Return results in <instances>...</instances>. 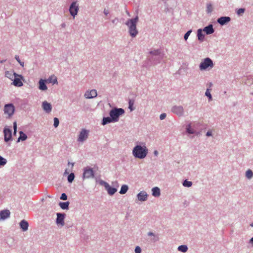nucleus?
I'll use <instances>...</instances> for the list:
<instances>
[{
  "label": "nucleus",
  "mask_w": 253,
  "mask_h": 253,
  "mask_svg": "<svg viewBox=\"0 0 253 253\" xmlns=\"http://www.w3.org/2000/svg\"><path fill=\"white\" fill-rule=\"evenodd\" d=\"M148 153V149L145 144L143 145H136L132 150V154L135 158L144 159Z\"/></svg>",
  "instance_id": "obj_1"
},
{
  "label": "nucleus",
  "mask_w": 253,
  "mask_h": 253,
  "mask_svg": "<svg viewBox=\"0 0 253 253\" xmlns=\"http://www.w3.org/2000/svg\"><path fill=\"white\" fill-rule=\"evenodd\" d=\"M138 17L136 16L134 19L128 20L126 24L129 28V32L131 36L134 37L136 36L138 33V31L136 30V23L138 22Z\"/></svg>",
  "instance_id": "obj_2"
},
{
  "label": "nucleus",
  "mask_w": 253,
  "mask_h": 253,
  "mask_svg": "<svg viewBox=\"0 0 253 253\" xmlns=\"http://www.w3.org/2000/svg\"><path fill=\"white\" fill-rule=\"evenodd\" d=\"M124 112V110L122 108H115L110 111V116L113 119L114 122H116L118 121L119 117L123 114Z\"/></svg>",
  "instance_id": "obj_3"
},
{
  "label": "nucleus",
  "mask_w": 253,
  "mask_h": 253,
  "mask_svg": "<svg viewBox=\"0 0 253 253\" xmlns=\"http://www.w3.org/2000/svg\"><path fill=\"white\" fill-rule=\"evenodd\" d=\"M213 64L212 60L209 58H205L200 65V69L201 70H206L208 68H212Z\"/></svg>",
  "instance_id": "obj_4"
},
{
  "label": "nucleus",
  "mask_w": 253,
  "mask_h": 253,
  "mask_svg": "<svg viewBox=\"0 0 253 253\" xmlns=\"http://www.w3.org/2000/svg\"><path fill=\"white\" fill-rule=\"evenodd\" d=\"M79 10V6L76 2H73L71 4L69 11L71 15L74 17L77 14Z\"/></svg>",
  "instance_id": "obj_5"
},
{
  "label": "nucleus",
  "mask_w": 253,
  "mask_h": 253,
  "mask_svg": "<svg viewBox=\"0 0 253 253\" xmlns=\"http://www.w3.org/2000/svg\"><path fill=\"white\" fill-rule=\"evenodd\" d=\"M4 111L5 114L11 116L14 113V107L11 104H6L4 106Z\"/></svg>",
  "instance_id": "obj_6"
},
{
  "label": "nucleus",
  "mask_w": 253,
  "mask_h": 253,
  "mask_svg": "<svg viewBox=\"0 0 253 253\" xmlns=\"http://www.w3.org/2000/svg\"><path fill=\"white\" fill-rule=\"evenodd\" d=\"M94 177V173L92 169L86 168L84 169L83 173V177L84 178H89Z\"/></svg>",
  "instance_id": "obj_7"
},
{
  "label": "nucleus",
  "mask_w": 253,
  "mask_h": 253,
  "mask_svg": "<svg viewBox=\"0 0 253 253\" xmlns=\"http://www.w3.org/2000/svg\"><path fill=\"white\" fill-rule=\"evenodd\" d=\"M4 141L8 142L11 139L12 137V131L11 129L8 128H4L3 130Z\"/></svg>",
  "instance_id": "obj_8"
},
{
  "label": "nucleus",
  "mask_w": 253,
  "mask_h": 253,
  "mask_svg": "<svg viewBox=\"0 0 253 253\" xmlns=\"http://www.w3.org/2000/svg\"><path fill=\"white\" fill-rule=\"evenodd\" d=\"M22 77L21 76L16 74L13 79V84L16 86L20 87L23 85V83L21 81Z\"/></svg>",
  "instance_id": "obj_9"
},
{
  "label": "nucleus",
  "mask_w": 253,
  "mask_h": 253,
  "mask_svg": "<svg viewBox=\"0 0 253 253\" xmlns=\"http://www.w3.org/2000/svg\"><path fill=\"white\" fill-rule=\"evenodd\" d=\"M88 131H87L85 129H83L81 131V132L79 134V136L78 137V141L83 142L84 140H85L88 137Z\"/></svg>",
  "instance_id": "obj_10"
},
{
  "label": "nucleus",
  "mask_w": 253,
  "mask_h": 253,
  "mask_svg": "<svg viewBox=\"0 0 253 253\" xmlns=\"http://www.w3.org/2000/svg\"><path fill=\"white\" fill-rule=\"evenodd\" d=\"M103 183L109 195H112L117 191L116 188L111 187L107 182H104Z\"/></svg>",
  "instance_id": "obj_11"
},
{
  "label": "nucleus",
  "mask_w": 253,
  "mask_h": 253,
  "mask_svg": "<svg viewBox=\"0 0 253 253\" xmlns=\"http://www.w3.org/2000/svg\"><path fill=\"white\" fill-rule=\"evenodd\" d=\"M97 91L95 89H92L90 91H87L84 94V96L86 98H92L97 96Z\"/></svg>",
  "instance_id": "obj_12"
},
{
  "label": "nucleus",
  "mask_w": 253,
  "mask_h": 253,
  "mask_svg": "<svg viewBox=\"0 0 253 253\" xmlns=\"http://www.w3.org/2000/svg\"><path fill=\"white\" fill-rule=\"evenodd\" d=\"M42 107L46 113H49L51 111L52 107L51 104L46 101L42 102Z\"/></svg>",
  "instance_id": "obj_13"
},
{
  "label": "nucleus",
  "mask_w": 253,
  "mask_h": 253,
  "mask_svg": "<svg viewBox=\"0 0 253 253\" xmlns=\"http://www.w3.org/2000/svg\"><path fill=\"white\" fill-rule=\"evenodd\" d=\"M172 111L177 115H181L183 112V109L181 106H174Z\"/></svg>",
  "instance_id": "obj_14"
},
{
  "label": "nucleus",
  "mask_w": 253,
  "mask_h": 253,
  "mask_svg": "<svg viewBox=\"0 0 253 253\" xmlns=\"http://www.w3.org/2000/svg\"><path fill=\"white\" fill-rule=\"evenodd\" d=\"M10 211L8 210H3L0 212V219H5L10 215Z\"/></svg>",
  "instance_id": "obj_15"
},
{
  "label": "nucleus",
  "mask_w": 253,
  "mask_h": 253,
  "mask_svg": "<svg viewBox=\"0 0 253 253\" xmlns=\"http://www.w3.org/2000/svg\"><path fill=\"white\" fill-rule=\"evenodd\" d=\"M230 21V18L229 17H221L217 20V22L221 25H224Z\"/></svg>",
  "instance_id": "obj_16"
},
{
  "label": "nucleus",
  "mask_w": 253,
  "mask_h": 253,
  "mask_svg": "<svg viewBox=\"0 0 253 253\" xmlns=\"http://www.w3.org/2000/svg\"><path fill=\"white\" fill-rule=\"evenodd\" d=\"M137 198L139 201H144L147 199V195L145 192L141 191L138 194Z\"/></svg>",
  "instance_id": "obj_17"
},
{
  "label": "nucleus",
  "mask_w": 253,
  "mask_h": 253,
  "mask_svg": "<svg viewBox=\"0 0 253 253\" xmlns=\"http://www.w3.org/2000/svg\"><path fill=\"white\" fill-rule=\"evenodd\" d=\"M57 218L56 220V222L58 224H60L62 225H64V214L60 213H58L57 214Z\"/></svg>",
  "instance_id": "obj_18"
},
{
  "label": "nucleus",
  "mask_w": 253,
  "mask_h": 253,
  "mask_svg": "<svg viewBox=\"0 0 253 253\" xmlns=\"http://www.w3.org/2000/svg\"><path fill=\"white\" fill-rule=\"evenodd\" d=\"M203 31L208 35L212 34L214 32V30L212 25H209V26L205 27Z\"/></svg>",
  "instance_id": "obj_19"
},
{
  "label": "nucleus",
  "mask_w": 253,
  "mask_h": 253,
  "mask_svg": "<svg viewBox=\"0 0 253 253\" xmlns=\"http://www.w3.org/2000/svg\"><path fill=\"white\" fill-rule=\"evenodd\" d=\"M20 225L21 228L24 231L27 230L29 225H28V223L26 221H25L24 220H22L20 223Z\"/></svg>",
  "instance_id": "obj_20"
},
{
  "label": "nucleus",
  "mask_w": 253,
  "mask_h": 253,
  "mask_svg": "<svg viewBox=\"0 0 253 253\" xmlns=\"http://www.w3.org/2000/svg\"><path fill=\"white\" fill-rule=\"evenodd\" d=\"M45 82L46 81L43 80L42 79L40 80L39 81V89L42 90H45L47 89V86L45 84Z\"/></svg>",
  "instance_id": "obj_21"
},
{
  "label": "nucleus",
  "mask_w": 253,
  "mask_h": 253,
  "mask_svg": "<svg viewBox=\"0 0 253 253\" xmlns=\"http://www.w3.org/2000/svg\"><path fill=\"white\" fill-rule=\"evenodd\" d=\"M46 82L48 83H52L53 84H57V80L54 75L51 76Z\"/></svg>",
  "instance_id": "obj_22"
},
{
  "label": "nucleus",
  "mask_w": 253,
  "mask_h": 253,
  "mask_svg": "<svg viewBox=\"0 0 253 253\" xmlns=\"http://www.w3.org/2000/svg\"><path fill=\"white\" fill-rule=\"evenodd\" d=\"M16 75V74L14 73L12 71H6L5 72V76L9 79H11V80H13L14 77Z\"/></svg>",
  "instance_id": "obj_23"
},
{
  "label": "nucleus",
  "mask_w": 253,
  "mask_h": 253,
  "mask_svg": "<svg viewBox=\"0 0 253 253\" xmlns=\"http://www.w3.org/2000/svg\"><path fill=\"white\" fill-rule=\"evenodd\" d=\"M152 195L155 197H159L160 195V189L155 187L153 188L152 190Z\"/></svg>",
  "instance_id": "obj_24"
},
{
  "label": "nucleus",
  "mask_w": 253,
  "mask_h": 253,
  "mask_svg": "<svg viewBox=\"0 0 253 253\" xmlns=\"http://www.w3.org/2000/svg\"><path fill=\"white\" fill-rule=\"evenodd\" d=\"M113 119L111 117L104 118L102 121V125H105L108 123L113 122Z\"/></svg>",
  "instance_id": "obj_25"
},
{
  "label": "nucleus",
  "mask_w": 253,
  "mask_h": 253,
  "mask_svg": "<svg viewBox=\"0 0 253 253\" xmlns=\"http://www.w3.org/2000/svg\"><path fill=\"white\" fill-rule=\"evenodd\" d=\"M69 202H60L59 204V205L63 210L68 209L69 207Z\"/></svg>",
  "instance_id": "obj_26"
},
{
  "label": "nucleus",
  "mask_w": 253,
  "mask_h": 253,
  "mask_svg": "<svg viewBox=\"0 0 253 253\" xmlns=\"http://www.w3.org/2000/svg\"><path fill=\"white\" fill-rule=\"evenodd\" d=\"M19 134L20 136L18 139V141L20 140H21L22 141H24L27 139V136L24 132H23L22 131H20Z\"/></svg>",
  "instance_id": "obj_27"
},
{
  "label": "nucleus",
  "mask_w": 253,
  "mask_h": 253,
  "mask_svg": "<svg viewBox=\"0 0 253 253\" xmlns=\"http://www.w3.org/2000/svg\"><path fill=\"white\" fill-rule=\"evenodd\" d=\"M198 38L200 41H203L204 38V35L202 33V31L201 29H199L198 30L197 33Z\"/></svg>",
  "instance_id": "obj_28"
},
{
  "label": "nucleus",
  "mask_w": 253,
  "mask_h": 253,
  "mask_svg": "<svg viewBox=\"0 0 253 253\" xmlns=\"http://www.w3.org/2000/svg\"><path fill=\"white\" fill-rule=\"evenodd\" d=\"M128 190V186L126 185H123L121 189L120 193L121 194H125Z\"/></svg>",
  "instance_id": "obj_29"
},
{
  "label": "nucleus",
  "mask_w": 253,
  "mask_h": 253,
  "mask_svg": "<svg viewBox=\"0 0 253 253\" xmlns=\"http://www.w3.org/2000/svg\"><path fill=\"white\" fill-rule=\"evenodd\" d=\"M187 247L185 245H181L178 248V251L183 253H185L187 251Z\"/></svg>",
  "instance_id": "obj_30"
},
{
  "label": "nucleus",
  "mask_w": 253,
  "mask_h": 253,
  "mask_svg": "<svg viewBox=\"0 0 253 253\" xmlns=\"http://www.w3.org/2000/svg\"><path fill=\"white\" fill-rule=\"evenodd\" d=\"M246 176L248 178H252L253 177V171L251 170H250V169L246 171Z\"/></svg>",
  "instance_id": "obj_31"
},
{
  "label": "nucleus",
  "mask_w": 253,
  "mask_h": 253,
  "mask_svg": "<svg viewBox=\"0 0 253 253\" xmlns=\"http://www.w3.org/2000/svg\"><path fill=\"white\" fill-rule=\"evenodd\" d=\"M183 185L185 187H189L192 185V182L191 181L185 180L183 183Z\"/></svg>",
  "instance_id": "obj_32"
},
{
  "label": "nucleus",
  "mask_w": 253,
  "mask_h": 253,
  "mask_svg": "<svg viewBox=\"0 0 253 253\" xmlns=\"http://www.w3.org/2000/svg\"><path fill=\"white\" fill-rule=\"evenodd\" d=\"M75 177L74 174L73 173H70L68 177V180L69 182H72Z\"/></svg>",
  "instance_id": "obj_33"
},
{
  "label": "nucleus",
  "mask_w": 253,
  "mask_h": 253,
  "mask_svg": "<svg viewBox=\"0 0 253 253\" xmlns=\"http://www.w3.org/2000/svg\"><path fill=\"white\" fill-rule=\"evenodd\" d=\"M6 160L0 156V166H4L6 163Z\"/></svg>",
  "instance_id": "obj_34"
},
{
  "label": "nucleus",
  "mask_w": 253,
  "mask_h": 253,
  "mask_svg": "<svg viewBox=\"0 0 253 253\" xmlns=\"http://www.w3.org/2000/svg\"><path fill=\"white\" fill-rule=\"evenodd\" d=\"M212 11V6L211 4H208L207 7V11L208 13H211Z\"/></svg>",
  "instance_id": "obj_35"
},
{
  "label": "nucleus",
  "mask_w": 253,
  "mask_h": 253,
  "mask_svg": "<svg viewBox=\"0 0 253 253\" xmlns=\"http://www.w3.org/2000/svg\"><path fill=\"white\" fill-rule=\"evenodd\" d=\"M134 105V101L132 100H130L129 101V108L130 111H132L133 110V105Z\"/></svg>",
  "instance_id": "obj_36"
},
{
  "label": "nucleus",
  "mask_w": 253,
  "mask_h": 253,
  "mask_svg": "<svg viewBox=\"0 0 253 253\" xmlns=\"http://www.w3.org/2000/svg\"><path fill=\"white\" fill-rule=\"evenodd\" d=\"M59 124V121L58 118H54V126L55 127H57Z\"/></svg>",
  "instance_id": "obj_37"
},
{
  "label": "nucleus",
  "mask_w": 253,
  "mask_h": 253,
  "mask_svg": "<svg viewBox=\"0 0 253 253\" xmlns=\"http://www.w3.org/2000/svg\"><path fill=\"white\" fill-rule=\"evenodd\" d=\"M205 94H206V96H207L209 98L210 100L211 99V94L210 93V89L208 88L207 89V90L206 91V93H205Z\"/></svg>",
  "instance_id": "obj_38"
},
{
  "label": "nucleus",
  "mask_w": 253,
  "mask_h": 253,
  "mask_svg": "<svg viewBox=\"0 0 253 253\" xmlns=\"http://www.w3.org/2000/svg\"><path fill=\"white\" fill-rule=\"evenodd\" d=\"M186 129H187V132L189 133L192 134L194 133V131L191 128V126L190 125H189L187 126Z\"/></svg>",
  "instance_id": "obj_39"
},
{
  "label": "nucleus",
  "mask_w": 253,
  "mask_h": 253,
  "mask_svg": "<svg viewBox=\"0 0 253 253\" xmlns=\"http://www.w3.org/2000/svg\"><path fill=\"white\" fill-rule=\"evenodd\" d=\"M244 8H239L237 11V14L238 15H241L245 12Z\"/></svg>",
  "instance_id": "obj_40"
},
{
  "label": "nucleus",
  "mask_w": 253,
  "mask_h": 253,
  "mask_svg": "<svg viewBox=\"0 0 253 253\" xmlns=\"http://www.w3.org/2000/svg\"><path fill=\"white\" fill-rule=\"evenodd\" d=\"M191 33V30H190V31H188V32H187L185 34V35H184V39H185V40H186L188 39V37L189 36V35H190V33Z\"/></svg>",
  "instance_id": "obj_41"
},
{
  "label": "nucleus",
  "mask_w": 253,
  "mask_h": 253,
  "mask_svg": "<svg viewBox=\"0 0 253 253\" xmlns=\"http://www.w3.org/2000/svg\"><path fill=\"white\" fill-rule=\"evenodd\" d=\"M15 58L16 59V60L20 64V65L21 66H22L23 67L24 66V62H21L19 59V57L17 55H16L15 57Z\"/></svg>",
  "instance_id": "obj_42"
},
{
  "label": "nucleus",
  "mask_w": 253,
  "mask_h": 253,
  "mask_svg": "<svg viewBox=\"0 0 253 253\" xmlns=\"http://www.w3.org/2000/svg\"><path fill=\"white\" fill-rule=\"evenodd\" d=\"M60 199L63 200H66L67 199V196L65 193H63L61 195Z\"/></svg>",
  "instance_id": "obj_43"
},
{
  "label": "nucleus",
  "mask_w": 253,
  "mask_h": 253,
  "mask_svg": "<svg viewBox=\"0 0 253 253\" xmlns=\"http://www.w3.org/2000/svg\"><path fill=\"white\" fill-rule=\"evenodd\" d=\"M150 53L154 55H158L160 53V51L159 50H157L150 52Z\"/></svg>",
  "instance_id": "obj_44"
},
{
  "label": "nucleus",
  "mask_w": 253,
  "mask_h": 253,
  "mask_svg": "<svg viewBox=\"0 0 253 253\" xmlns=\"http://www.w3.org/2000/svg\"><path fill=\"white\" fill-rule=\"evenodd\" d=\"M141 251V248L139 247H136L135 249V253H140Z\"/></svg>",
  "instance_id": "obj_45"
},
{
  "label": "nucleus",
  "mask_w": 253,
  "mask_h": 253,
  "mask_svg": "<svg viewBox=\"0 0 253 253\" xmlns=\"http://www.w3.org/2000/svg\"><path fill=\"white\" fill-rule=\"evenodd\" d=\"M166 117V114L165 113H163L160 116V119L162 120H164V119H165V118Z\"/></svg>",
  "instance_id": "obj_46"
},
{
  "label": "nucleus",
  "mask_w": 253,
  "mask_h": 253,
  "mask_svg": "<svg viewBox=\"0 0 253 253\" xmlns=\"http://www.w3.org/2000/svg\"><path fill=\"white\" fill-rule=\"evenodd\" d=\"M13 128H14V133L15 134L16 132V128H17V125H16V122H14L13 123Z\"/></svg>",
  "instance_id": "obj_47"
},
{
  "label": "nucleus",
  "mask_w": 253,
  "mask_h": 253,
  "mask_svg": "<svg viewBox=\"0 0 253 253\" xmlns=\"http://www.w3.org/2000/svg\"><path fill=\"white\" fill-rule=\"evenodd\" d=\"M207 136H211V131H208L207 132Z\"/></svg>",
  "instance_id": "obj_48"
},
{
  "label": "nucleus",
  "mask_w": 253,
  "mask_h": 253,
  "mask_svg": "<svg viewBox=\"0 0 253 253\" xmlns=\"http://www.w3.org/2000/svg\"><path fill=\"white\" fill-rule=\"evenodd\" d=\"M104 13L106 15H107L109 13V11L107 9H104Z\"/></svg>",
  "instance_id": "obj_49"
},
{
  "label": "nucleus",
  "mask_w": 253,
  "mask_h": 253,
  "mask_svg": "<svg viewBox=\"0 0 253 253\" xmlns=\"http://www.w3.org/2000/svg\"><path fill=\"white\" fill-rule=\"evenodd\" d=\"M154 155H155V156H157V155H158V152L157 150H155V151H154Z\"/></svg>",
  "instance_id": "obj_50"
},
{
  "label": "nucleus",
  "mask_w": 253,
  "mask_h": 253,
  "mask_svg": "<svg viewBox=\"0 0 253 253\" xmlns=\"http://www.w3.org/2000/svg\"><path fill=\"white\" fill-rule=\"evenodd\" d=\"M148 235L149 236H153L154 234L152 232H149L148 233Z\"/></svg>",
  "instance_id": "obj_51"
},
{
  "label": "nucleus",
  "mask_w": 253,
  "mask_h": 253,
  "mask_svg": "<svg viewBox=\"0 0 253 253\" xmlns=\"http://www.w3.org/2000/svg\"><path fill=\"white\" fill-rule=\"evenodd\" d=\"M68 165H71V168H73L74 166V164L73 163L70 164V162L68 163Z\"/></svg>",
  "instance_id": "obj_52"
},
{
  "label": "nucleus",
  "mask_w": 253,
  "mask_h": 253,
  "mask_svg": "<svg viewBox=\"0 0 253 253\" xmlns=\"http://www.w3.org/2000/svg\"><path fill=\"white\" fill-rule=\"evenodd\" d=\"M250 242L253 244V237L251 239Z\"/></svg>",
  "instance_id": "obj_53"
},
{
  "label": "nucleus",
  "mask_w": 253,
  "mask_h": 253,
  "mask_svg": "<svg viewBox=\"0 0 253 253\" xmlns=\"http://www.w3.org/2000/svg\"><path fill=\"white\" fill-rule=\"evenodd\" d=\"M65 173L67 174L69 173V172L67 171V169L65 170Z\"/></svg>",
  "instance_id": "obj_54"
},
{
  "label": "nucleus",
  "mask_w": 253,
  "mask_h": 253,
  "mask_svg": "<svg viewBox=\"0 0 253 253\" xmlns=\"http://www.w3.org/2000/svg\"><path fill=\"white\" fill-rule=\"evenodd\" d=\"M251 226H253V224H251Z\"/></svg>",
  "instance_id": "obj_55"
}]
</instances>
